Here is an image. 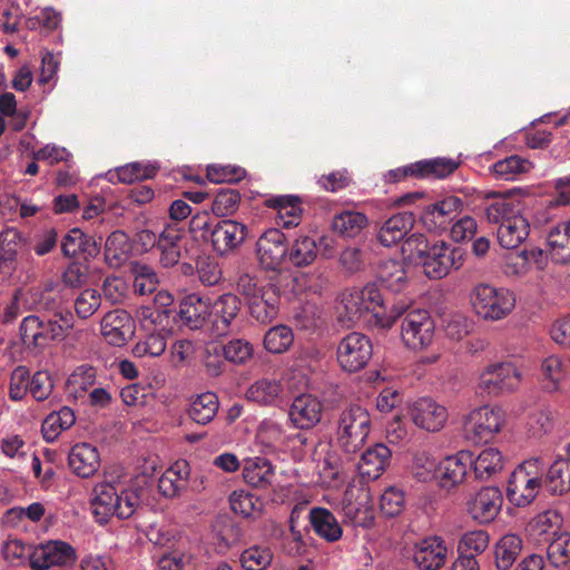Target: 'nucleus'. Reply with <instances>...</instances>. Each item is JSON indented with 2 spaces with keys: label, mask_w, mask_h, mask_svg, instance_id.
Masks as SVG:
<instances>
[{
  "label": "nucleus",
  "mask_w": 570,
  "mask_h": 570,
  "mask_svg": "<svg viewBox=\"0 0 570 570\" xmlns=\"http://www.w3.org/2000/svg\"><path fill=\"white\" fill-rule=\"evenodd\" d=\"M341 318L352 325L367 324L379 327H391L403 313L406 312L405 303L385 305L381 291L375 285H366L362 289H352L342 295Z\"/></svg>",
  "instance_id": "obj_1"
},
{
  "label": "nucleus",
  "mask_w": 570,
  "mask_h": 570,
  "mask_svg": "<svg viewBox=\"0 0 570 570\" xmlns=\"http://www.w3.org/2000/svg\"><path fill=\"white\" fill-rule=\"evenodd\" d=\"M371 416L368 411L360 404L344 407L336 420V442L345 454H355L361 451L371 431Z\"/></svg>",
  "instance_id": "obj_2"
},
{
  "label": "nucleus",
  "mask_w": 570,
  "mask_h": 570,
  "mask_svg": "<svg viewBox=\"0 0 570 570\" xmlns=\"http://www.w3.org/2000/svg\"><path fill=\"white\" fill-rule=\"evenodd\" d=\"M544 474L546 463L539 458L520 463L508 481L509 501L517 507H527L532 503L540 492Z\"/></svg>",
  "instance_id": "obj_3"
},
{
  "label": "nucleus",
  "mask_w": 570,
  "mask_h": 570,
  "mask_svg": "<svg viewBox=\"0 0 570 570\" xmlns=\"http://www.w3.org/2000/svg\"><path fill=\"white\" fill-rule=\"evenodd\" d=\"M470 301L475 314L485 321L503 320L515 306V296L510 289L485 283L472 288Z\"/></svg>",
  "instance_id": "obj_4"
},
{
  "label": "nucleus",
  "mask_w": 570,
  "mask_h": 570,
  "mask_svg": "<svg viewBox=\"0 0 570 570\" xmlns=\"http://www.w3.org/2000/svg\"><path fill=\"white\" fill-rule=\"evenodd\" d=\"M505 423V412L499 406H480L472 410L463 422V436L472 444L487 443Z\"/></svg>",
  "instance_id": "obj_5"
},
{
  "label": "nucleus",
  "mask_w": 570,
  "mask_h": 570,
  "mask_svg": "<svg viewBox=\"0 0 570 570\" xmlns=\"http://www.w3.org/2000/svg\"><path fill=\"white\" fill-rule=\"evenodd\" d=\"M521 384V373L511 362L489 364L479 376L478 389L481 394L500 396L514 392Z\"/></svg>",
  "instance_id": "obj_6"
},
{
  "label": "nucleus",
  "mask_w": 570,
  "mask_h": 570,
  "mask_svg": "<svg viewBox=\"0 0 570 570\" xmlns=\"http://www.w3.org/2000/svg\"><path fill=\"white\" fill-rule=\"evenodd\" d=\"M424 274L431 279H441L464 264V250L445 242L431 244L420 262Z\"/></svg>",
  "instance_id": "obj_7"
},
{
  "label": "nucleus",
  "mask_w": 570,
  "mask_h": 570,
  "mask_svg": "<svg viewBox=\"0 0 570 570\" xmlns=\"http://www.w3.org/2000/svg\"><path fill=\"white\" fill-rule=\"evenodd\" d=\"M373 355L371 340L358 332L345 335L336 347V360L343 371L355 373L363 370Z\"/></svg>",
  "instance_id": "obj_8"
},
{
  "label": "nucleus",
  "mask_w": 570,
  "mask_h": 570,
  "mask_svg": "<svg viewBox=\"0 0 570 570\" xmlns=\"http://www.w3.org/2000/svg\"><path fill=\"white\" fill-rule=\"evenodd\" d=\"M203 229L204 236L210 242L213 249L220 256L238 248L248 234L247 226L234 219L206 223Z\"/></svg>",
  "instance_id": "obj_9"
},
{
  "label": "nucleus",
  "mask_w": 570,
  "mask_h": 570,
  "mask_svg": "<svg viewBox=\"0 0 570 570\" xmlns=\"http://www.w3.org/2000/svg\"><path fill=\"white\" fill-rule=\"evenodd\" d=\"M434 330V321L428 311L412 309L402 320L401 338L407 348L423 350L432 343Z\"/></svg>",
  "instance_id": "obj_10"
},
{
  "label": "nucleus",
  "mask_w": 570,
  "mask_h": 570,
  "mask_svg": "<svg viewBox=\"0 0 570 570\" xmlns=\"http://www.w3.org/2000/svg\"><path fill=\"white\" fill-rule=\"evenodd\" d=\"M287 252L286 236L278 228L267 229L256 242L258 262L266 271H279L287 261Z\"/></svg>",
  "instance_id": "obj_11"
},
{
  "label": "nucleus",
  "mask_w": 570,
  "mask_h": 570,
  "mask_svg": "<svg viewBox=\"0 0 570 570\" xmlns=\"http://www.w3.org/2000/svg\"><path fill=\"white\" fill-rule=\"evenodd\" d=\"M77 560L75 549L63 541H48L35 547L29 553L33 570H49L52 567H69Z\"/></svg>",
  "instance_id": "obj_12"
},
{
  "label": "nucleus",
  "mask_w": 570,
  "mask_h": 570,
  "mask_svg": "<svg viewBox=\"0 0 570 570\" xmlns=\"http://www.w3.org/2000/svg\"><path fill=\"white\" fill-rule=\"evenodd\" d=\"M464 203L458 196H446L424 207L421 220L430 232L446 230L451 223L462 213Z\"/></svg>",
  "instance_id": "obj_13"
},
{
  "label": "nucleus",
  "mask_w": 570,
  "mask_h": 570,
  "mask_svg": "<svg viewBox=\"0 0 570 570\" xmlns=\"http://www.w3.org/2000/svg\"><path fill=\"white\" fill-rule=\"evenodd\" d=\"M240 311L237 295L225 293L209 304V326L215 336H225L233 331V323Z\"/></svg>",
  "instance_id": "obj_14"
},
{
  "label": "nucleus",
  "mask_w": 570,
  "mask_h": 570,
  "mask_svg": "<svg viewBox=\"0 0 570 570\" xmlns=\"http://www.w3.org/2000/svg\"><path fill=\"white\" fill-rule=\"evenodd\" d=\"M410 416L417 428L438 432L448 421V410L431 397H421L410 405Z\"/></svg>",
  "instance_id": "obj_15"
},
{
  "label": "nucleus",
  "mask_w": 570,
  "mask_h": 570,
  "mask_svg": "<svg viewBox=\"0 0 570 570\" xmlns=\"http://www.w3.org/2000/svg\"><path fill=\"white\" fill-rule=\"evenodd\" d=\"M503 502L497 487H484L466 502V511L479 523H489L495 519Z\"/></svg>",
  "instance_id": "obj_16"
},
{
  "label": "nucleus",
  "mask_w": 570,
  "mask_h": 570,
  "mask_svg": "<svg viewBox=\"0 0 570 570\" xmlns=\"http://www.w3.org/2000/svg\"><path fill=\"white\" fill-rule=\"evenodd\" d=\"M323 415V403L312 394H299L292 401L288 416L292 424L301 430L317 425Z\"/></svg>",
  "instance_id": "obj_17"
},
{
  "label": "nucleus",
  "mask_w": 570,
  "mask_h": 570,
  "mask_svg": "<svg viewBox=\"0 0 570 570\" xmlns=\"http://www.w3.org/2000/svg\"><path fill=\"white\" fill-rule=\"evenodd\" d=\"M100 331L110 345L122 346L134 335L135 322L126 311L114 309L102 317Z\"/></svg>",
  "instance_id": "obj_18"
},
{
  "label": "nucleus",
  "mask_w": 570,
  "mask_h": 570,
  "mask_svg": "<svg viewBox=\"0 0 570 570\" xmlns=\"http://www.w3.org/2000/svg\"><path fill=\"white\" fill-rule=\"evenodd\" d=\"M472 465V453L460 451L439 462L438 484L445 490H451L461 484Z\"/></svg>",
  "instance_id": "obj_19"
},
{
  "label": "nucleus",
  "mask_w": 570,
  "mask_h": 570,
  "mask_svg": "<svg viewBox=\"0 0 570 570\" xmlns=\"http://www.w3.org/2000/svg\"><path fill=\"white\" fill-rule=\"evenodd\" d=\"M448 548L440 537H429L415 544L413 559L421 570H439L444 566Z\"/></svg>",
  "instance_id": "obj_20"
},
{
  "label": "nucleus",
  "mask_w": 570,
  "mask_h": 570,
  "mask_svg": "<svg viewBox=\"0 0 570 570\" xmlns=\"http://www.w3.org/2000/svg\"><path fill=\"white\" fill-rule=\"evenodd\" d=\"M68 465L76 475L90 478L100 468V454L90 443H77L69 451Z\"/></svg>",
  "instance_id": "obj_21"
},
{
  "label": "nucleus",
  "mask_w": 570,
  "mask_h": 570,
  "mask_svg": "<svg viewBox=\"0 0 570 570\" xmlns=\"http://www.w3.org/2000/svg\"><path fill=\"white\" fill-rule=\"evenodd\" d=\"M392 452L383 443H376L362 453L357 470L363 479L374 481L379 479L391 461Z\"/></svg>",
  "instance_id": "obj_22"
},
{
  "label": "nucleus",
  "mask_w": 570,
  "mask_h": 570,
  "mask_svg": "<svg viewBox=\"0 0 570 570\" xmlns=\"http://www.w3.org/2000/svg\"><path fill=\"white\" fill-rule=\"evenodd\" d=\"M179 318L190 330H199L209 325V303L198 294L186 295L179 304Z\"/></svg>",
  "instance_id": "obj_23"
},
{
  "label": "nucleus",
  "mask_w": 570,
  "mask_h": 570,
  "mask_svg": "<svg viewBox=\"0 0 570 570\" xmlns=\"http://www.w3.org/2000/svg\"><path fill=\"white\" fill-rule=\"evenodd\" d=\"M414 216L412 213L402 212L391 216L381 226L377 233L379 242L385 246L391 247L404 239L407 233L414 226Z\"/></svg>",
  "instance_id": "obj_24"
},
{
  "label": "nucleus",
  "mask_w": 570,
  "mask_h": 570,
  "mask_svg": "<svg viewBox=\"0 0 570 570\" xmlns=\"http://www.w3.org/2000/svg\"><path fill=\"white\" fill-rule=\"evenodd\" d=\"M181 230L175 225L166 226L158 234L157 248L160 252L159 262L164 267L175 266L181 255Z\"/></svg>",
  "instance_id": "obj_25"
},
{
  "label": "nucleus",
  "mask_w": 570,
  "mask_h": 570,
  "mask_svg": "<svg viewBox=\"0 0 570 570\" xmlns=\"http://www.w3.org/2000/svg\"><path fill=\"white\" fill-rule=\"evenodd\" d=\"M117 490L110 483H99L94 488L91 509L97 522L104 524L117 513Z\"/></svg>",
  "instance_id": "obj_26"
},
{
  "label": "nucleus",
  "mask_w": 570,
  "mask_h": 570,
  "mask_svg": "<svg viewBox=\"0 0 570 570\" xmlns=\"http://www.w3.org/2000/svg\"><path fill=\"white\" fill-rule=\"evenodd\" d=\"M159 169L160 165L158 161H132L117 167L114 173L109 171L108 179L111 183L119 181L124 184H131L136 180L155 177Z\"/></svg>",
  "instance_id": "obj_27"
},
{
  "label": "nucleus",
  "mask_w": 570,
  "mask_h": 570,
  "mask_svg": "<svg viewBox=\"0 0 570 570\" xmlns=\"http://www.w3.org/2000/svg\"><path fill=\"white\" fill-rule=\"evenodd\" d=\"M279 295L275 286H268L265 294L247 302L249 314L262 324L272 322L278 313Z\"/></svg>",
  "instance_id": "obj_28"
},
{
  "label": "nucleus",
  "mask_w": 570,
  "mask_h": 570,
  "mask_svg": "<svg viewBox=\"0 0 570 570\" xmlns=\"http://www.w3.org/2000/svg\"><path fill=\"white\" fill-rule=\"evenodd\" d=\"M243 478L253 488L267 489L275 479L274 466L264 458L249 459L244 464Z\"/></svg>",
  "instance_id": "obj_29"
},
{
  "label": "nucleus",
  "mask_w": 570,
  "mask_h": 570,
  "mask_svg": "<svg viewBox=\"0 0 570 570\" xmlns=\"http://www.w3.org/2000/svg\"><path fill=\"white\" fill-rule=\"evenodd\" d=\"M308 518L315 533L327 542H335L342 538V527L330 510L313 508Z\"/></svg>",
  "instance_id": "obj_30"
},
{
  "label": "nucleus",
  "mask_w": 570,
  "mask_h": 570,
  "mask_svg": "<svg viewBox=\"0 0 570 570\" xmlns=\"http://www.w3.org/2000/svg\"><path fill=\"white\" fill-rule=\"evenodd\" d=\"M530 224L528 219L519 215L497 229L499 244L507 249L518 248L529 236Z\"/></svg>",
  "instance_id": "obj_31"
},
{
  "label": "nucleus",
  "mask_w": 570,
  "mask_h": 570,
  "mask_svg": "<svg viewBox=\"0 0 570 570\" xmlns=\"http://www.w3.org/2000/svg\"><path fill=\"white\" fill-rule=\"evenodd\" d=\"M551 258L556 263L566 264L570 262V220L558 223L553 226L547 237Z\"/></svg>",
  "instance_id": "obj_32"
},
{
  "label": "nucleus",
  "mask_w": 570,
  "mask_h": 570,
  "mask_svg": "<svg viewBox=\"0 0 570 570\" xmlns=\"http://www.w3.org/2000/svg\"><path fill=\"white\" fill-rule=\"evenodd\" d=\"M283 386L278 380L261 379L247 390L246 397L259 405H277L282 401Z\"/></svg>",
  "instance_id": "obj_33"
},
{
  "label": "nucleus",
  "mask_w": 570,
  "mask_h": 570,
  "mask_svg": "<svg viewBox=\"0 0 570 570\" xmlns=\"http://www.w3.org/2000/svg\"><path fill=\"white\" fill-rule=\"evenodd\" d=\"M365 214L355 210H342L336 213L331 223L332 229L346 238H354L367 226Z\"/></svg>",
  "instance_id": "obj_34"
},
{
  "label": "nucleus",
  "mask_w": 570,
  "mask_h": 570,
  "mask_svg": "<svg viewBox=\"0 0 570 570\" xmlns=\"http://www.w3.org/2000/svg\"><path fill=\"white\" fill-rule=\"evenodd\" d=\"M189 475L186 462L176 463L167 469L158 480L159 492L166 498H175L187 488V478Z\"/></svg>",
  "instance_id": "obj_35"
},
{
  "label": "nucleus",
  "mask_w": 570,
  "mask_h": 570,
  "mask_svg": "<svg viewBox=\"0 0 570 570\" xmlns=\"http://www.w3.org/2000/svg\"><path fill=\"white\" fill-rule=\"evenodd\" d=\"M219 407L215 393L205 392L197 395L189 404L188 416L197 424L206 425L214 420Z\"/></svg>",
  "instance_id": "obj_36"
},
{
  "label": "nucleus",
  "mask_w": 570,
  "mask_h": 570,
  "mask_svg": "<svg viewBox=\"0 0 570 570\" xmlns=\"http://www.w3.org/2000/svg\"><path fill=\"white\" fill-rule=\"evenodd\" d=\"M137 318L147 333L165 332L171 334L170 312L156 306H140Z\"/></svg>",
  "instance_id": "obj_37"
},
{
  "label": "nucleus",
  "mask_w": 570,
  "mask_h": 570,
  "mask_svg": "<svg viewBox=\"0 0 570 570\" xmlns=\"http://www.w3.org/2000/svg\"><path fill=\"white\" fill-rule=\"evenodd\" d=\"M380 286L393 293L401 292L406 283V273L402 263L393 259L384 261L377 269Z\"/></svg>",
  "instance_id": "obj_38"
},
{
  "label": "nucleus",
  "mask_w": 570,
  "mask_h": 570,
  "mask_svg": "<svg viewBox=\"0 0 570 570\" xmlns=\"http://www.w3.org/2000/svg\"><path fill=\"white\" fill-rule=\"evenodd\" d=\"M318 253L314 238L302 235L288 246L287 261L295 267H306L313 264Z\"/></svg>",
  "instance_id": "obj_39"
},
{
  "label": "nucleus",
  "mask_w": 570,
  "mask_h": 570,
  "mask_svg": "<svg viewBox=\"0 0 570 570\" xmlns=\"http://www.w3.org/2000/svg\"><path fill=\"white\" fill-rule=\"evenodd\" d=\"M420 178L443 179L453 174L460 166V158L435 157L416 161Z\"/></svg>",
  "instance_id": "obj_40"
},
{
  "label": "nucleus",
  "mask_w": 570,
  "mask_h": 570,
  "mask_svg": "<svg viewBox=\"0 0 570 570\" xmlns=\"http://www.w3.org/2000/svg\"><path fill=\"white\" fill-rule=\"evenodd\" d=\"M484 215L490 224L503 226V223L521 215L520 204L507 197H498L485 207Z\"/></svg>",
  "instance_id": "obj_41"
},
{
  "label": "nucleus",
  "mask_w": 570,
  "mask_h": 570,
  "mask_svg": "<svg viewBox=\"0 0 570 570\" xmlns=\"http://www.w3.org/2000/svg\"><path fill=\"white\" fill-rule=\"evenodd\" d=\"M475 478L479 480H488L503 468V456L501 452L494 448H488L474 458L472 455V465Z\"/></svg>",
  "instance_id": "obj_42"
},
{
  "label": "nucleus",
  "mask_w": 570,
  "mask_h": 570,
  "mask_svg": "<svg viewBox=\"0 0 570 570\" xmlns=\"http://www.w3.org/2000/svg\"><path fill=\"white\" fill-rule=\"evenodd\" d=\"M522 550V540L514 533L504 534L495 544V564L499 570H508Z\"/></svg>",
  "instance_id": "obj_43"
},
{
  "label": "nucleus",
  "mask_w": 570,
  "mask_h": 570,
  "mask_svg": "<svg viewBox=\"0 0 570 570\" xmlns=\"http://www.w3.org/2000/svg\"><path fill=\"white\" fill-rule=\"evenodd\" d=\"M76 416L73 411L63 406L58 412L50 413L41 425V432L47 442H53L58 435L73 425Z\"/></svg>",
  "instance_id": "obj_44"
},
{
  "label": "nucleus",
  "mask_w": 570,
  "mask_h": 570,
  "mask_svg": "<svg viewBox=\"0 0 570 570\" xmlns=\"http://www.w3.org/2000/svg\"><path fill=\"white\" fill-rule=\"evenodd\" d=\"M97 379V371L94 366L82 364L77 366L67 380V389L75 397L82 396L89 389L94 387Z\"/></svg>",
  "instance_id": "obj_45"
},
{
  "label": "nucleus",
  "mask_w": 570,
  "mask_h": 570,
  "mask_svg": "<svg viewBox=\"0 0 570 570\" xmlns=\"http://www.w3.org/2000/svg\"><path fill=\"white\" fill-rule=\"evenodd\" d=\"M546 480L549 490L554 494L570 491V462L563 459L556 460L547 470Z\"/></svg>",
  "instance_id": "obj_46"
},
{
  "label": "nucleus",
  "mask_w": 570,
  "mask_h": 570,
  "mask_svg": "<svg viewBox=\"0 0 570 570\" xmlns=\"http://www.w3.org/2000/svg\"><path fill=\"white\" fill-rule=\"evenodd\" d=\"M294 342V333L287 325L271 327L264 335V347L273 354H282L289 350Z\"/></svg>",
  "instance_id": "obj_47"
},
{
  "label": "nucleus",
  "mask_w": 570,
  "mask_h": 570,
  "mask_svg": "<svg viewBox=\"0 0 570 570\" xmlns=\"http://www.w3.org/2000/svg\"><path fill=\"white\" fill-rule=\"evenodd\" d=\"M531 168L532 163L529 159L513 155L494 163L492 171L499 179L514 180L518 175L528 173Z\"/></svg>",
  "instance_id": "obj_48"
},
{
  "label": "nucleus",
  "mask_w": 570,
  "mask_h": 570,
  "mask_svg": "<svg viewBox=\"0 0 570 570\" xmlns=\"http://www.w3.org/2000/svg\"><path fill=\"white\" fill-rule=\"evenodd\" d=\"M45 322L37 315L26 316L20 324V337L27 347L46 346Z\"/></svg>",
  "instance_id": "obj_49"
},
{
  "label": "nucleus",
  "mask_w": 570,
  "mask_h": 570,
  "mask_svg": "<svg viewBox=\"0 0 570 570\" xmlns=\"http://www.w3.org/2000/svg\"><path fill=\"white\" fill-rule=\"evenodd\" d=\"M229 504L233 512L244 518H255L259 515L263 503L246 490H235L229 495Z\"/></svg>",
  "instance_id": "obj_50"
},
{
  "label": "nucleus",
  "mask_w": 570,
  "mask_h": 570,
  "mask_svg": "<svg viewBox=\"0 0 570 570\" xmlns=\"http://www.w3.org/2000/svg\"><path fill=\"white\" fill-rule=\"evenodd\" d=\"M170 334L165 332L147 333L146 336L137 342L132 347V354L136 357H157L160 356L167 347V337Z\"/></svg>",
  "instance_id": "obj_51"
},
{
  "label": "nucleus",
  "mask_w": 570,
  "mask_h": 570,
  "mask_svg": "<svg viewBox=\"0 0 570 570\" xmlns=\"http://www.w3.org/2000/svg\"><path fill=\"white\" fill-rule=\"evenodd\" d=\"M242 200L240 193L234 188H220L217 190L212 210L217 217H226L235 214Z\"/></svg>",
  "instance_id": "obj_52"
},
{
  "label": "nucleus",
  "mask_w": 570,
  "mask_h": 570,
  "mask_svg": "<svg viewBox=\"0 0 570 570\" xmlns=\"http://www.w3.org/2000/svg\"><path fill=\"white\" fill-rule=\"evenodd\" d=\"M544 389L554 392L560 387L561 381L566 376L563 361L558 355H550L541 363Z\"/></svg>",
  "instance_id": "obj_53"
},
{
  "label": "nucleus",
  "mask_w": 570,
  "mask_h": 570,
  "mask_svg": "<svg viewBox=\"0 0 570 570\" xmlns=\"http://www.w3.org/2000/svg\"><path fill=\"white\" fill-rule=\"evenodd\" d=\"M24 245L22 234L14 227H8L0 233V255L11 266Z\"/></svg>",
  "instance_id": "obj_54"
},
{
  "label": "nucleus",
  "mask_w": 570,
  "mask_h": 570,
  "mask_svg": "<svg viewBox=\"0 0 570 570\" xmlns=\"http://www.w3.org/2000/svg\"><path fill=\"white\" fill-rule=\"evenodd\" d=\"M220 348L224 360L236 365L246 364L254 355L253 345L244 338H233Z\"/></svg>",
  "instance_id": "obj_55"
},
{
  "label": "nucleus",
  "mask_w": 570,
  "mask_h": 570,
  "mask_svg": "<svg viewBox=\"0 0 570 570\" xmlns=\"http://www.w3.org/2000/svg\"><path fill=\"white\" fill-rule=\"evenodd\" d=\"M206 176L215 184L237 183L246 176V170L236 165L209 164L206 167Z\"/></svg>",
  "instance_id": "obj_56"
},
{
  "label": "nucleus",
  "mask_w": 570,
  "mask_h": 570,
  "mask_svg": "<svg viewBox=\"0 0 570 570\" xmlns=\"http://www.w3.org/2000/svg\"><path fill=\"white\" fill-rule=\"evenodd\" d=\"M544 118H550L549 115L544 116L542 119L537 122L533 121V128L530 131H525L524 136L527 142H551L552 140L563 139L564 137L561 135L560 127L567 122V117H561L554 124L551 129L540 128L539 126L544 122Z\"/></svg>",
  "instance_id": "obj_57"
},
{
  "label": "nucleus",
  "mask_w": 570,
  "mask_h": 570,
  "mask_svg": "<svg viewBox=\"0 0 570 570\" xmlns=\"http://www.w3.org/2000/svg\"><path fill=\"white\" fill-rule=\"evenodd\" d=\"M135 275L134 291L139 295H149L156 292L158 277L156 272L146 264H135L132 267Z\"/></svg>",
  "instance_id": "obj_58"
},
{
  "label": "nucleus",
  "mask_w": 570,
  "mask_h": 570,
  "mask_svg": "<svg viewBox=\"0 0 570 570\" xmlns=\"http://www.w3.org/2000/svg\"><path fill=\"white\" fill-rule=\"evenodd\" d=\"M405 507V493L403 489L391 485L381 494L380 508L383 514L393 518L401 514Z\"/></svg>",
  "instance_id": "obj_59"
},
{
  "label": "nucleus",
  "mask_w": 570,
  "mask_h": 570,
  "mask_svg": "<svg viewBox=\"0 0 570 570\" xmlns=\"http://www.w3.org/2000/svg\"><path fill=\"white\" fill-rule=\"evenodd\" d=\"M130 245L127 235L121 230L112 232L105 244V255L109 261L120 264L127 258Z\"/></svg>",
  "instance_id": "obj_60"
},
{
  "label": "nucleus",
  "mask_w": 570,
  "mask_h": 570,
  "mask_svg": "<svg viewBox=\"0 0 570 570\" xmlns=\"http://www.w3.org/2000/svg\"><path fill=\"white\" fill-rule=\"evenodd\" d=\"M547 556L553 567L567 566L570 562V534L562 533L554 538L548 546Z\"/></svg>",
  "instance_id": "obj_61"
},
{
  "label": "nucleus",
  "mask_w": 570,
  "mask_h": 570,
  "mask_svg": "<svg viewBox=\"0 0 570 570\" xmlns=\"http://www.w3.org/2000/svg\"><path fill=\"white\" fill-rule=\"evenodd\" d=\"M273 560L268 548L250 547L240 554V563L245 570H265Z\"/></svg>",
  "instance_id": "obj_62"
},
{
  "label": "nucleus",
  "mask_w": 570,
  "mask_h": 570,
  "mask_svg": "<svg viewBox=\"0 0 570 570\" xmlns=\"http://www.w3.org/2000/svg\"><path fill=\"white\" fill-rule=\"evenodd\" d=\"M127 282L118 276H108L102 283V296L111 304L122 303L128 295Z\"/></svg>",
  "instance_id": "obj_63"
},
{
  "label": "nucleus",
  "mask_w": 570,
  "mask_h": 570,
  "mask_svg": "<svg viewBox=\"0 0 570 570\" xmlns=\"http://www.w3.org/2000/svg\"><path fill=\"white\" fill-rule=\"evenodd\" d=\"M53 391V381L47 371H39L29 380L28 392L36 401L47 400Z\"/></svg>",
  "instance_id": "obj_64"
}]
</instances>
